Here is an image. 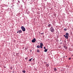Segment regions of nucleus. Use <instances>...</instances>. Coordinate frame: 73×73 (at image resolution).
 Returning <instances> with one entry per match:
<instances>
[{
  "label": "nucleus",
  "mask_w": 73,
  "mask_h": 73,
  "mask_svg": "<svg viewBox=\"0 0 73 73\" xmlns=\"http://www.w3.org/2000/svg\"><path fill=\"white\" fill-rule=\"evenodd\" d=\"M21 28L23 31V32H25V28L23 26H22Z\"/></svg>",
  "instance_id": "1"
},
{
  "label": "nucleus",
  "mask_w": 73,
  "mask_h": 73,
  "mask_svg": "<svg viewBox=\"0 0 73 73\" xmlns=\"http://www.w3.org/2000/svg\"><path fill=\"white\" fill-rule=\"evenodd\" d=\"M36 41V39L34 38L32 40V42H35Z\"/></svg>",
  "instance_id": "2"
},
{
  "label": "nucleus",
  "mask_w": 73,
  "mask_h": 73,
  "mask_svg": "<svg viewBox=\"0 0 73 73\" xmlns=\"http://www.w3.org/2000/svg\"><path fill=\"white\" fill-rule=\"evenodd\" d=\"M52 26V25L50 24H49L47 26L49 28L50 27H51Z\"/></svg>",
  "instance_id": "3"
},
{
  "label": "nucleus",
  "mask_w": 73,
  "mask_h": 73,
  "mask_svg": "<svg viewBox=\"0 0 73 73\" xmlns=\"http://www.w3.org/2000/svg\"><path fill=\"white\" fill-rule=\"evenodd\" d=\"M50 31L51 32H54V29H52L51 30H50Z\"/></svg>",
  "instance_id": "4"
},
{
  "label": "nucleus",
  "mask_w": 73,
  "mask_h": 73,
  "mask_svg": "<svg viewBox=\"0 0 73 73\" xmlns=\"http://www.w3.org/2000/svg\"><path fill=\"white\" fill-rule=\"evenodd\" d=\"M40 46H42L43 45V44H42V42L40 43Z\"/></svg>",
  "instance_id": "5"
},
{
  "label": "nucleus",
  "mask_w": 73,
  "mask_h": 73,
  "mask_svg": "<svg viewBox=\"0 0 73 73\" xmlns=\"http://www.w3.org/2000/svg\"><path fill=\"white\" fill-rule=\"evenodd\" d=\"M37 52V53H39V52H40V50L38 49L37 51H36Z\"/></svg>",
  "instance_id": "6"
},
{
  "label": "nucleus",
  "mask_w": 73,
  "mask_h": 73,
  "mask_svg": "<svg viewBox=\"0 0 73 73\" xmlns=\"http://www.w3.org/2000/svg\"><path fill=\"white\" fill-rule=\"evenodd\" d=\"M54 72H56V71H57V69H56V68H54Z\"/></svg>",
  "instance_id": "7"
},
{
  "label": "nucleus",
  "mask_w": 73,
  "mask_h": 73,
  "mask_svg": "<svg viewBox=\"0 0 73 73\" xmlns=\"http://www.w3.org/2000/svg\"><path fill=\"white\" fill-rule=\"evenodd\" d=\"M36 47L37 48H40V46H39V45H38Z\"/></svg>",
  "instance_id": "8"
},
{
  "label": "nucleus",
  "mask_w": 73,
  "mask_h": 73,
  "mask_svg": "<svg viewBox=\"0 0 73 73\" xmlns=\"http://www.w3.org/2000/svg\"><path fill=\"white\" fill-rule=\"evenodd\" d=\"M47 51H48V50H47V49H45V50H44V52H46Z\"/></svg>",
  "instance_id": "9"
},
{
  "label": "nucleus",
  "mask_w": 73,
  "mask_h": 73,
  "mask_svg": "<svg viewBox=\"0 0 73 73\" xmlns=\"http://www.w3.org/2000/svg\"><path fill=\"white\" fill-rule=\"evenodd\" d=\"M68 33H66L65 34V35L66 36H68Z\"/></svg>",
  "instance_id": "10"
},
{
  "label": "nucleus",
  "mask_w": 73,
  "mask_h": 73,
  "mask_svg": "<svg viewBox=\"0 0 73 73\" xmlns=\"http://www.w3.org/2000/svg\"><path fill=\"white\" fill-rule=\"evenodd\" d=\"M19 32L20 33H21V32H22V31L21 30H19Z\"/></svg>",
  "instance_id": "11"
},
{
  "label": "nucleus",
  "mask_w": 73,
  "mask_h": 73,
  "mask_svg": "<svg viewBox=\"0 0 73 73\" xmlns=\"http://www.w3.org/2000/svg\"><path fill=\"white\" fill-rule=\"evenodd\" d=\"M65 38H67V39H68V36H66V37H65Z\"/></svg>",
  "instance_id": "12"
},
{
  "label": "nucleus",
  "mask_w": 73,
  "mask_h": 73,
  "mask_svg": "<svg viewBox=\"0 0 73 73\" xmlns=\"http://www.w3.org/2000/svg\"><path fill=\"white\" fill-rule=\"evenodd\" d=\"M32 59H33V58H32L30 59L29 60V61H31L32 60Z\"/></svg>",
  "instance_id": "13"
},
{
  "label": "nucleus",
  "mask_w": 73,
  "mask_h": 73,
  "mask_svg": "<svg viewBox=\"0 0 73 73\" xmlns=\"http://www.w3.org/2000/svg\"><path fill=\"white\" fill-rule=\"evenodd\" d=\"M22 72H23V73H25V70L23 71Z\"/></svg>",
  "instance_id": "14"
},
{
  "label": "nucleus",
  "mask_w": 73,
  "mask_h": 73,
  "mask_svg": "<svg viewBox=\"0 0 73 73\" xmlns=\"http://www.w3.org/2000/svg\"><path fill=\"white\" fill-rule=\"evenodd\" d=\"M64 31H66V30H67L66 29V28L64 29Z\"/></svg>",
  "instance_id": "15"
},
{
  "label": "nucleus",
  "mask_w": 73,
  "mask_h": 73,
  "mask_svg": "<svg viewBox=\"0 0 73 73\" xmlns=\"http://www.w3.org/2000/svg\"><path fill=\"white\" fill-rule=\"evenodd\" d=\"M40 35H44V33H40Z\"/></svg>",
  "instance_id": "16"
},
{
  "label": "nucleus",
  "mask_w": 73,
  "mask_h": 73,
  "mask_svg": "<svg viewBox=\"0 0 73 73\" xmlns=\"http://www.w3.org/2000/svg\"><path fill=\"white\" fill-rule=\"evenodd\" d=\"M47 67H48V66H49V64H47Z\"/></svg>",
  "instance_id": "17"
},
{
  "label": "nucleus",
  "mask_w": 73,
  "mask_h": 73,
  "mask_svg": "<svg viewBox=\"0 0 73 73\" xmlns=\"http://www.w3.org/2000/svg\"><path fill=\"white\" fill-rule=\"evenodd\" d=\"M27 59H28V58H25V60H27Z\"/></svg>",
  "instance_id": "18"
},
{
  "label": "nucleus",
  "mask_w": 73,
  "mask_h": 73,
  "mask_svg": "<svg viewBox=\"0 0 73 73\" xmlns=\"http://www.w3.org/2000/svg\"><path fill=\"white\" fill-rule=\"evenodd\" d=\"M71 58H69V60H71Z\"/></svg>",
  "instance_id": "19"
},
{
  "label": "nucleus",
  "mask_w": 73,
  "mask_h": 73,
  "mask_svg": "<svg viewBox=\"0 0 73 73\" xmlns=\"http://www.w3.org/2000/svg\"><path fill=\"white\" fill-rule=\"evenodd\" d=\"M44 49H45V48H46L45 47H44Z\"/></svg>",
  "instance_id": "20"
},
{
  "label": "nucleus",
  "mask_w": 73,
  "mask_h": 73,
  "mask_svg": "<svg viewBox=\"0 0 73 73\" xmlns=\"http://www.w3.org/2000/svg\"><path fill=\"white\" fill-rule=\"evenodd\" d=\"M40 46V48H41V49H42V46Z\"/></svg>",
  "instance_id": "21"
},
{
  "label": "nucleus",
  "mask_w": 73,
  "mask_h": 73,
  "mask_svg": "<svg viewBox=\"0 0 73 73\" xmlns=\"http://www.w3.org/2000/svg\"><path fill=\"white\" fill-rule=\"evenodd\" d=\"M63 47H64V48H65V46H63Z\"/></svg>",
  "instance_id": "22"
},
{
  "label": "nucleus",
  "mask_w": 73,
  "mask_h": 73,
  "mask_svg": "<svg viewBox=\"0 0 73 73\" xmlns=\"http://www.w3.org/2000/svg\"><path fill=\"white\" fill-rule=\"evenodd\" d=\"M64 37H65L66 36H65V35H64Z\"/></svg>",
  "instance_id": "23"
},
{
  "label": "nucleus",
  "mask_w": 73,
  "mask_h": 73,
  "mask_svg": "<svg viewBox=\"0 0 73 73\" xmlns=\"http://www.w3.org/2000/svg\"><path fill=\"white\" fill-rule=\"evenodd\" d=\"M18 3H20V1H18Z\"/></svg>",
  "instance_id": "24"
},
{
  "label": "nucleus",
  "mask_w": 73,
  "mask_h": 73,
  "mask_svg": "<svg viewBox=\"0 0 73 73\" xmlns=\"http://www.w3.org/2000/svg\"><path fill=\"white\" fill-rule=\"evenodd\" d=\"M51 28H52V29H53V27H51Z\"/></svg>",
  "instance_id": "25"
},
{
  "label": "nucleus",
  "mask_w": 73,
  "mask_h": 73,
  "mask_svg": "<svg viewBox=\"0 0 73 73\" xmlns=\"http://www.w3.org/2000/svg\"><path fill=\"white\" fill-rule=\"evenodd\" d=\"M33 61L34 60H35V59H33V60H32Z\"/></svg>",
  "instance_id": "26"
},
{
  "label": "nucleus",
  "mask_w": 73,
  "mask_h": 73,
  "mask_svg": "<svg viewBox=\"0 0 73 73\" xmlns=\"http://www.w3.org/2000/svg\"><path fill=\"white\" fill-rule=\"evenodd\" d=\"M17 33H19V32L18 31H17Z\"/></svg>",
  "instance_id": "27"
},
{
  "label": "nucleus",
  "mask_w": 73,
  "mask_h": 73,
  "mask_svg": "<svg viewBox=\"0 0 73 73\" xmlns=\"http://www.w3.org/2000/svg\"><path fill=\"white\" fill-rule=\"evenodd\" d=\"M64 57H64V56L63 57V58H64Z\"/></svg>",
  "instance_id": "28"
},
{
  "label": "nucleus",
  "mask_w": 73,
  "mask_h": 73,
  "mask_svg": "<svg viewBox=\"0 0 73 73\" xmlns=\"http://www.w3.org/2000/svg\"><path fill=\"white\" fill-rule=\"evenodd\" d=\"M66 49H67V48L66 47Z\"/></svg>",
  "instance_id": "29"
},
{
  "label": "nucleus",
  "mask_w": 73,
  "mask_h": 73,
  "mask_svg": "<svg viewBox=\"0 0 73 73\" xmlns=\"http://www.w3.org/2000/svg\"><path fill=\"white\" fill-rule=\"evenodd\" d=\"M66 57H67V56H66Z\"/></svg>",
  "instance_id": "30"
}]
</instances>
